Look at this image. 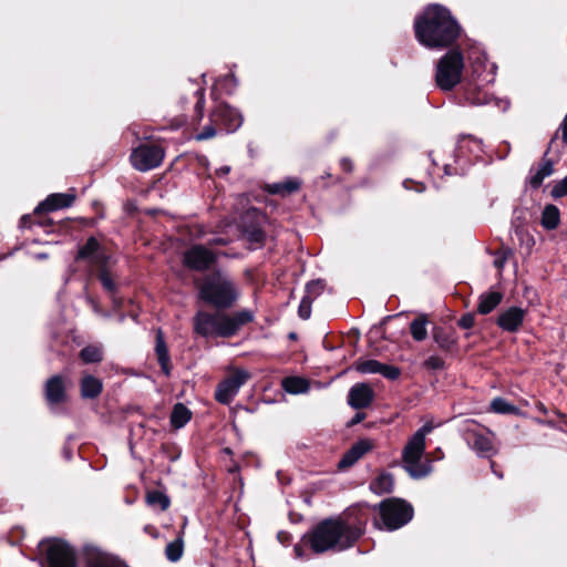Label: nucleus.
<instances>
[{
  "instance_id": "4be33fe9",
  "label": "nucleus",
  "mask_w": 567,
  "mask_h": 567,
  "mask_svg": "<svg viewBox=\"0 0 567 567\" xmlns=\"http://www.w3.org/2000/svg\"><path fill=\"white\" fill-rule=\"evenodd\" d=\"M503 295L498 291H488L480 297L477 311L487 315L493 311L502 301Z\"/></svg>"
},
{
  "instance_id": "37998d69",
  "label": "nucleus",
  "mask_w": 567,
  "mask_h": 567,
  "mask_svg": "<svg viewBox=\"0 0 567 567\" xmlns=\"http://www.w3.org/2000/svg\"><path fill=\"white\" fill-rule=\"evenodd\" d=\"M196 95H197V102H196V112L198 113L199 117L203 116V111H204V103H205V100H204V90L203 89H198L197 92H196Z\"/></svg>"
},
{
  "instance_id": "6e6552de",
  "label": "nucleus",
  "mask_w": 567,
  "mask_h": 567,
  "mask_svg": "<svg viewBox=\"0 0 567 567\" xmlns=\"http://www.w3.org/2000/svg\"><path fill=\"white\" fill-rule=\"evenodd\" d=\"M164 150L157 145H140L131 154L133 167L140 172H147L158 167L164 159Z\"/></svg>"
},
{
  "instance_id": "79ce46f5",
  "label": "nucleus",
  "mask_w": 567,
  "mask_h": 567,
  "mask_svg": "<svg viewBox=\"0 0 567 567\" xmlns=\"http://www.w3.org/2000/svg\"><path fill=\"white\" fill-rule=\"evenodd\" d=\"M216 135V130L213 125L205 126L204 130L197 134L196 140L203 141L212 138Z\"/></svg>"
},
{
  "instance_id": "393cba45",
  "label": "nucleus",
  "mask_w": 567,
  "mask_h": 567,
  "mask_svg": "<svg viewBox=\"0 0 567 567\" xmlns=\"http://www.w3.org/2000/svg\"><path fill=\"white\" fill-rule=\"evenodd\" d=\"M542 226L545 229H556L560 223V212L555 205H546L542 213Z\"/></svg>"
},
{
  "instance_id": "423d86ee",
  "label": "nucleus",
  "mask_w": 567,
  "mask_h": 567,
  "mask_svg": "<svg viewBox=\"0 0 567 567\" xmlns=\"http://www.w3.org/2000/svg\"><path fill=\"white\" fill-rule=\"evenodd\" d=\"M381 522H375L378 528L395 530L406 525L413 517V508L399 498H388L378 506Z\"/></svg>"
},
{
  "instance_id": "72a5a7b5",
  "label": "nucleus",
  "mask_w": 567,
  "mask_h": 567,
  "mask_svg": "<svg viewBox=\"0 0 567 567\" xmlns=\"http://www.w3.org/2000/svg\"><path fill=\"white\" fill-rule=\"evenodd\" d=\"M491 410L495 413L511 414L515 413L517 409L513 404L508 403L505 399L495 398L491 402Z\"/></svg>"
},
{
  "instance_id": "1a4fd4ad",
  "label": "nucleus",
  "mask_w": 567,
  "mask_h": 567,
  "mask_svg": "<svg viewBox=\"0 0 567 567\" xmlns=\"http://www.w3.org/2000/svg\"><path fill=\"white\" fill-rule=\"evenodd\" d=\"M249 377L247 371L236 370L230 377L218 384L215 393L216 400L223 404H228Z\"/></svg>"
},
{
  "instance_id": "7c9ffc66",
  "label": "nucleus",
  "mask_w": 567,
  "mask_h": 567,
  "mask_svg": "<svg viewBox=\"0 0 567 567\" xmlns=\"http://www.w3.org/2000/svg\"><path fill=\"white\" fill-rule=\"evenodd\" d=\"M146 502L150 506L166 511L171 504L169 497L161 491H151L146 494Z\"/></svg>"
},
{
  "instance_id": "f704fd0d",
  "label": "nucleus",
  "mask_w": 567,
  "mask_h": 567,
  "mask_svg": "<svg viewBox=\"0 0 567 567\" xmlns=\"http://www.w3.org/2000/svg\"><path fill=\"white\" fill-rule=\"evenodd\" d=\"M183 548L184 545L182 538H177L176 540L169 543L165 549L168 560L177 561L183 555Z\"/></svg>"
},
{
  "instance_id": "20e7f679",
  "label": "nucleus",
  "mask_w": 567,
  "mask_h": 567,
  "mask_svg": "<svg viewBox=\"0 0 567 567\" xmlns=\"http://www.w3.org/2000/svg\"><path fill=\"white\" fill-rule=\"evenodd\" d=\"M431 422L422 425L405 443L402 450V466L414 478H421L431 473V463L424 457L425 439L432 432Z\"/></svg>"
},
{
  "instance_id": "e433bc0d",
  "label": "nucleus",
  "mask_w": 567,
  "mask_h": 567,
  "mask_svg": "<svg viewBox=\"0 0 567 567\" xmlns=\"http://www.w3.org/2000/svg\"><path fill=\"white\" fill-rule=\"evenodd\" d=\"M311 305H312V298L309 296H305L301 299V302L298 308V315L301 319L307 320L311 316Z\"/></svg>"
},
{
  "instance_id": "c85d7f7f",
  "label": "nucleus",
  "mask_w": 567,
  "mask_h": 567,
  "mask_svg": "<svg viewBox=\"0 0 567 567\" xmlns=\"http://www.w3.org/2000/svg\"><path fill=\"white\" fill-rule=\"evenodd\" d=\"M393 485V476L390 473H382L371 482L370 489L375 494H385L392 492Z\"/></svg>"
},
{
  "instance_id": "864d4df0",
  "label": "nucleus",
  "mask_w": 567,
  "mask_h": 567,
  "mask_svg": "<svg viewBox=\"0 0 567 567\" xmlns=\"http://www.w3.org/2000/svg\"><path fill=\"white\" fill-rule=\"evenodd\" d=\"M295 550H296V551H297V554L300 556V554H299V551H298V550H299L298 546H296V547H295Z\"/></svg>"
},
{
  "instance_id": "473e14b6",
  "label": "nucleus",
  "mask_w": 567,
  "mask_h": 567,
  "mask_svg": "<svg viewBox=\"0 0 567 567\" xmlns=\"http://www.w3.org/2000/svg\"><path fill=\"white\" fill-rule=\"evenodd\" d=\"M81 359L85 363H95L102 360V349L95 346H89L81 350Z\"/></svg>"
},
{
  "instance_id": "9d476101",
  "label": "nucleus",
  "mask_w": 567,
  "mask_h": 567,
  "mask_svg": "<svg viewBox=\"0 0 567 567\" xmlns=\"http://www.w3.org/2000/svg\"><path fill=\"white\" fill-rule=\"evenodd\" d=\"M465 434L472 447L481 455H489L494 451L493 433L480 431L474 421H466Z\"/></svg>"
},
{
  "instance_id": "58836bf2",
  "label": "nucleus",
  "mask_w": 567,
  "mask_h": 567,
  "mask_svg": "<svg viewBox=\"0 0 567 567\" xmlns=\"http://www.w3.org/2000/svg\"><path fill=\"white\" fill-rule=\"evenodd\" d=\"M423 365L427 370H442L445 363L441 357L431 355L423 362Z\"/></svg>"
},
{
  "instance_id": "c756f323",
  "label": "nucleus",
  "mask_w": 567,
  "mask_h": 567,
  "mask_svg": "<svg viewBox=\"0 0 567 567\" xmlns=\"http://www.w3.org/2000/svg\"><path fill=\"white\" fill-rule=\"evenodd\" d=\"M190 411L184 404L177 403L173 409L171 423L174 427L181 429L190 420Z\"/></svg>"
},
{
  "instance_id": "4c0bfd02",
  "label": "nucleus",
  "mask_w": 567,
  "mask_h": 567,
  "mask_svg": "<svg viewBox=\"0 0 567 567\" xmlns=\"http://www.w3.org/2000/svg\"><path fill=\"white\" fill-rule=\"evenodd\" d=\"M550 195L554 198H560V197L567 196V175L563 179L555 183V185L553 186V188L550 190Z\"/></svg>"
},
{
  "instance_id": "ddd939ff",
  "label": "nucleus",
  "mask_w": 567,
  "mask_h": 567,
  "mask_svg": "<svg viewBox=\"0 0 567 567\" xmlns=\"http://www.w3.org/2000/svg\"><path fill=\"white\" fill-rule=\"evenodd\" d=\"M353 368L362 374L379 373L386 379L395 380L400 377V369L394 365H389L379 362L378 360H358L354 362Z\"/></svg>"
},
{
  "instance_id": "0eeeda50",
  "label": "nucleus",
  "mask_w": 567,
  "mask_h": 567,
  "mask_svg": "<svg viewBox=\"0 0 567 567\" xmlns=\"http://www.w3.org/2000/svg\"><path fill=\"white\" fill-rule=\"evenodd\" d=\"M463 68L462 54L455 50L449 51L437 62L435 73L436 85L444 91L452 90L461 82Z\"/></svg>"
},
{
  "instance_id": "603ef678",
  "label": "nucleus",
  "mask_w": 567,
  "mask_h": 567,
  "mask_svg": "<svg viewBox=\"0 0 567 567\" xmlns=\"http://www.w3.org/2000/svg\"><path fill=\"white\" fill-rule=\"evenodd\" d=\"M473 104H480L481 102L480 101H472Z\"/></svg>"
},
{
  "instance_id": "a18cd8bd",
  "label": "nucleus",
  "mask_w": 567,
  "mask_h": 567,
  "mask_svg": "<svg viewBox=\"0 0 567 567\" xmlns=\"http://www.w3.org/2000/svg\"><path fill=\"white\" fill-rule=\"evenodd\" d=\"M506 259L507 257L504 255L502 257H498L494 260V265L495 267H497L498 269H502L506 262Z\"/></svg>"
},
{
  "instance_id": "f257e3e1",
  "label": "nucleus",
  "mask_w": 567,
  "mask_h": 567,
  "mask_svg": "<svg viewBox=\"0 0 567 567\" xmlns=\"http://www.w3.org/2000/svg\"><path fill=\"white\" fill-rule=\"evenodd\" d=\"M417 41L430 49L451 45L460 35L461 28L450 11L442 6H429L414 22Z\"/></svg>"
},
{
  "instance_id": "7ed1b4c3",
  "label": "nucleus",
  "mask_w": 567,
  "mask_h": 567,
  "mask_svg": "<svg viewBox=\"0 0 567 567\" xmlns=\"http://www.w3.org/2000/svg\"><path fill=\"white\" fill-rule=\"evenodd\" d=\"M359 532L339 520H324L318 525L310 536V546L315 553L330 549L343 550L349 548L359 537Z\"/></svg>"
},
{
  "instance_id": "a878e982",
  "label": "nucleus",
  "mask_w": 567,
  "mask_h": 567,
  "mask_svg": "<svg viewBox=\"0 0 567 567\" xmlns=\"http://www.w3.org/2000/svg\"><path fill=\"white\" fill-rule=\"evenodd\" d=\"M281 386L288 393L300 394L309 390V382L300 377H288L281 381Z\"/></svg>"
},
{
  "instance_id": "8fccbe9b",
  "label": "nucleus",
  "mask_w": 567,
  "mask_h": 567,
  "mask_svg": "<svg viewBox=\"0 0 567 567\" xmlns=\"http://www.w3.org/2000/svg\"><path fill=\"white\" fill-rule=\"evenodd\" d=\"M364 416L365 415L363 413H357L351 423L357 424L361 422L364 419Z\"/></svg>"
},
{
  "instance_id": "a211bd4d",
  "label": "nucleus",
  "mask_w": 567,
  "mask_h": 567,
  "mask_svg": "<svg viewBox=\"0 0 567 567\" xmlns=\"http://www.w3.org/2000/svg\"><path fill=\"white\" fill-rule=\"evenodd\" d=\"M75 199V195L71 193H55L47 197L45 200L40 203L35 208L37 213L54 212L58 209L70 207Z\"/></svg>"
},
{
  "instance_id": "4468645a",
  "label": "nucleus",
  "mask_w": 567,
  "mask_h": 567,
  "mask_svg": "<svg viewBox=\"0 0 567 567\" xmlns=\"http://www.w3.org/2000/svg\"><path fill=\"white\" fill-rule=\"evenodd\" d=\"M213 122L221 123L227 132H234L243 124V117L237 110L220 104L213 113Z\"/></svg>"
},
{
  "instance_id": "2f4dec72",
  "label": "nucleus",
  "mask_w": 567,
  "mask_h": 567,
  "mask_svg": "<svg viewBox=\"0 0 567 567\" xmlns=\"http://www.w3.org/2000/svg\"><path fill=\"white\" fill-rule=\"evenodd\" d=\"M433 339L442 350H451L455 346V339L442 328L433 329Z\"/></svg>"
},
{
  "instance_id": "09e8293b",
  "label": "nucleus",
  "mask_w": 567,
  "mask_h": 567,
  "mask_svg": "<svg viewBox=\"0 0 567 567\" xmlns=\"http://www.w3.org/2000/svg\"><path fill=\"white\" fill-rule=\"evenodd\" d=\"M230 168L229 166H221L216 172L219 175H227L229 173Z\"/></svg>"
},
{
  "instance_id": "a19ab883",
  "label": "nucleus",
  "mask_w": 567,
  "mask_h": 567,
  "mask_svg": "<svg viewBox=\"0 0 567 567\" xmlns=\"http://www.w3.org/2000/svg\"><path fill=\"white\" fill-rule=\"evenodd\" d=\"M100 280L102 282L103 288L106 291H109L111 293H113L115 291V288H116L115 282L107 271H105V270L101 271Z\"/></svg>"
},
{
  "instance_id": "f03ea898",
  "label": "nucleus",
  "mask_w": 567,
  "mask_h": 567,
  "mask_svg": "<svg viewBox=\"0 0 567 567\" xmlns=\"http://www.w3.org/2000/svg\"><path fill=\"white\" fill-rule=\"evenodd\" d=\"M254 320L249 310H240L231 315L225 312L208 313L198 311L194 319V331L205 338H230L241 327Z\"/></svg>"
},
{
  "instance_id": "cd10ccee",
  "label": "nucleus",
  "mask_w": 567,
  "mask_h": 567,
  "mask_svg": "<svg viewBox=\"0 0 567 567\" xmlns=\"http://www.w3.org/2000/svg\"><path fill=\"white\" fill-rule=\"evenodd\" d=\"M155 350L163 372L169 375V355L161 330L157 331Z\"/></svg>"
},
{
  "instance_id": "9b49d317",
  "label": "nucleus",
  "mask_w": 567,
  "mask_h": 567,
  "mask_svg": "<svg viewBox=\"0 0 567 567\" xmlns=\"http://www.w3.org/2000/svg\"><path fill=\"white\" fill-rule=\"evenodd\" d=\"M49 567H76L72 548L62 540H53L48 547Z\"/></svg>"
},
{
  "instance_id": "f8f14e48",
  "label": "nucleus",
  "mask_w": 567,
  "mask_h": 567,
  "mask_svg": "<svg viewBox=\"0 0 567 567\" xmlns=\"http://www.w3.org/2000/svg\"><path fill=\"white\" fill-rule=\"evenodd\" d=\"M216 256L203 246H193L184 252L183 262L193 270L203 271L210 267Z\"/></svg>"
},
{
  "instance_id": "49530a36",
  "label": "nucleus",
  "mask_w": 567,
  "mask_h": 567,
  "mask_svg": "<svg viewBox=\"0 0 567 567\" xmlns=\"http://www.w3.org/2000/svg\"><path fill=\"white\" fill-rule=\"evenodd\" d=\"M262 233L261 231H254L251 233L250 237H251V241H256V243H261L262 240Z\"/></svg>"
},
{
  "instance_id": "dca6fc26",
  "label": "nucleus",
  "mask_w": 567,
  "mask_h": 567,
  "mask_svg": "<svg viewBox=\"0 0 567 567\" xmlns=\"http://www.w3.org/2000/svg\"><path fill=\"white\" fill-rule=\"evenodd\" d=\"M78 259L87 260L90 264L99 267H104L107 264L106 255L93 237L89 238L86 244L80 248Z\"/></svg>"
},
{
  "instance_id": "3c124183",
  "label": "nucleus",
  "mask_w": 567,
  "mask_h": 567,
  "mask_svg": "<svg viewBox=\"0 0 567 567\" xmlns=\"http://www.w3.org/2000/svg\"><path fill=\"white\" fill-rule=\"evenodd\" d=\"M35 258H37V259H45V258H48V255H47V254H44V252L37 254V255H35Z\"/></svg>"
},
{
  "instance_id": "b1692460",
  "label": "nucleus",
  "mask_w": 567,
  "mask_h": 567,
  "mask_svg": "<svg viewBox=\"0 0 567 567\" xmlns=\"http://www.w3.org/2000/svg\"><path fill=\"white\" fill-rule=\"evenodd\" d=\"M301 182L296 178H289L287 181L280 182V183H274L267 185V190L271 194H278V195H289L293 192H297L300 188Z\"/></svg>"
},
{
  "instance_id": "6ab92c4d",
  "label": "nucleus",
  "mask_w": 567,
  "mask_h": 567,
  "mask_svg": "<svg viewBox=\"0 0 567 567\" xmlns=\"http://www.w3.org/2000/svg\"><path fill=\"white\" fill-rule=\"evenodd\" d=\"M374 444L369 439H363L352 445V447L344 454L339 462L341 467L351 466L359 458H361L367 452L373 449Z\"/></svg>"
},
{
  "instance_id": "f3484780",
  "label": "nucleus",
  "mask_w": 567,
  "mask_h": 567,
  "mask_svg": "<svg viewBox=\"0 0 567 567\" xmlns=\"http://www.w3.org/2000/svg\"><path fill=\"white\" fill-rule=\"evenodd\" d=\"M524 318V309L519 307H511L498 316L497 324L505 331L515 332L522 326Z\"/></svg>"
},
{
  "instance_id": "2eb2a0df",
  "label": "nucleus",
  "mask_w": 567,
  "mask_h": 567,
  "mask_svg": "<svg viewBox=\"0 0 567 567\" xmlns=\"http://www.w3.org/2000/svg\"><path fill=\"white\" fill-rule=\"evenodd\" d=\"M374 398L372 388L367 383H357L350 390L348 394V403L355 410L368 408Z\"/></svg>"
},
{
  "instance_id": "ea45409f",
  "label": "nucleus",
  "mask_w": 567,
  "mask_h": 567,
  "mask_svg": "<svg viewBox=\"0 0 567 567\" xmlns=\"http://www.w3.org/2000/svg\"><path fill=\"white\" fill-rule=\"evenodd\" d=\"M323 288L324 285L321 280L311 281L306 287V296H309L313 299L316 296H319L322 292Z\"/></svg>"
},
{
  "instance_id": "c9c22d12",
  "label": "nucleus",
  "mask_w": 567,
  "mask_h": 567,
  "mask_svg": "<svg viewBox=\"0 0 567 567\" xmlns=\"http://www.w3.org/2000/svg\"><path fill=\"white\" fill-rule=\"evenodd\" d=\"M87 567H116L115 563L109 556L97 553L90 557Z\"/></svg>"
},
{
  "instance_id": "aec40b11",
  "label": "nucleus",
  "mask_w": 567,
  "mask_h": 567,
  "mask_svg": "<svg viewBox=\"0 0 567 567\" xmlns=\"http://www.w3.org/2000/svg\"><path fill=\"white\" fill-rule=\"evenodd\" d=\"M45 399L50 404H58L65 399V385L60 375H54L47 381Z\"/></svg>"
},
{
  "instance_id": "bb28decb",
  "label": "nucleus",
  "mask_w": 567,
  "mask_h": 567,
  "mask_svg": "<svg viewBox=\"0 0 567 567\" xmlns=\"http://www.w3.org/2000/svg\"><path fill=\"white\" fill-rule=\"evenodd\" d=\"M427 324L429 318L426 315H419L411 323H410V332L412 338L415 341H423L427 337Z\"/></svg>"
},
{
  "instance_id": "5701e85b",
  "label": "nucleus",
  "mask_w": 567,
  "mask_h": 567,
  "mask_svg": "<svg viewBox=\"0 0 567 567\" xmlns=\"http://www.w3.org/2000/svg\"><path fill=\"white\" fill-rule=\"evenodd\" d=\"M103 385L100 379L85 375L81 381V394L86 399H94L102 392Z\"/></svg>"
},
{
  "instance_id": "412c9836",
  "label": "nucleus",
  "mask_w": 567,
  "mask_h": 567,
  "mask_svg": "<svg viewBox=\"0 0 567 567\" xmlns=\"http://www.w3.org/2000/svg\"><path fill=\"white\" fill-rule=\"evenodd\" d=\"M554 173L551 161L545 159L537 167L532 168L529 172L528 184L533 188H538L545 178Z\"/></svg>"
},
{
  "instance_id": "de8ad7c7",
  "label": "nucleus",
  "mask_w": 567,
  "mask_h": 567,
  "mask_svg": "<svg viewBox=\"0 0 567 567\" xmlns=\"http://www.w3.org/2000/svg\"><path fill=\"white\" fill-rule=\"evenodd\" d=\"M341 166L343 167V169H346L348 172H350L352 169L351 162L347 158L341 161Z\"/></svg>"
},
{
  "instance_id": "c03bdc74",
  "label": "nucleus",
  "mask_w": 567,
  "mask_h": 567,
  "mask_svg": "<svg viewBox=\"0 0 567 567\" xmlns=\"http://www.w3.org/2000/svg\"><path fill=\"white\" fill-rule=\"evenodd\" d=\"M458 324L464 329H470L474 324V318L471 315L464 316L460 319Z\"/></svg>"
},
{
  "instance_id": "39448f33",
  "label": "nucleus",
  "mask_w": 567,
  "mask_h": 567,
  "mask_svg": "<svg viewBox=\"0 0 567 567\" xmlns=\"http://www.w3.org/2000/svg\"><path fill=\"white\" fill-rule=\"evenodd\" d=\"M238 295L235 284L221 271L206 278L199 288V297L216 308H230Z\"/></svg>"
}]
</instances>
